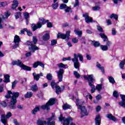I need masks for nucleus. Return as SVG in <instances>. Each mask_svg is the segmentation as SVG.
<instances>
[{"label": "nucleus", "mask_w": 125, "mask_h": 125, "mask_svg": "<svg viewBox=\"0 0 125 125\" xmlns=\"http://www.w3.org/2000/svg\"><path fill=\"white\" fill-rule=\"evenodd\" d=\"M79 4H80V2H79V0H75V3L74 5V7H76L77 6H78Z\"/></svg>", "instance_id": "e2e57ef3"}, {"label": "nucleus", "mask_w": 125, "mask_h": 125, "mask_svg": "<svg viewBox=\"0 0 125 125\" xmlns=\"http://www.w3.org/2000/svg\"><path fill=\"white\" fill-rule=\"evenodd\" d=\"M83 78L85 80L88 81V84H89V83H92L95 81V80L93 79V74L84 75Z\"/></svg>", "instance_id": "4468645a"}, {"label": "nucleus", "mask_w": 125, "mask_h": 125, "mask_svg": "<svg viewBox=\"0 0 125 125\" xmlns=\"http://www.w3.org/2000/svg\"><path fill=\"white\" fill-rule=\"evenodd\" d=\"M51 86L52 88H56L57 85H56V83L54 81H53L51 83Z\"/></svg>", "instance_id": "de8ad7c7"}, {"label": "nucleus", "mask_w": 125, "mask_h": 125, "mask_svg": "<svg viewBox=\"0 0 125 125\" xmlns=\"http://www.w3.org/2000/svg\"><path fill=\"white\" fill-rule=\"evenodd\" d=\"M113 95L114 97H115L116 98H118L119 97V93L117 91H114L113 93Z\"/></svg>", "instance_id": "8fccbe9b"}, {"label": "nucleus", "mask_w": 125, "mask_h": 125, "mask_svg": "<svg viewBox=\"0 0 125 125\" xmlns=\"http://www.w3.org/2000/svg\"><path fill=\"white\" fill-rule=\"evenodd\" d=\"M48 20H45V19L43 18H39L38 22L37 24L32 23L31 24V28L33 32H35L38 29H41L42 27V25H44L46 23V22H48Z\"/></svg>", "instance_id": "20e7f679"}, {"label": "nucleus", "mask_w": 125, "mask_h": 125, "mask_svg": "<svg viewBox=\"0 0 125 125\" xmlns=\"http://www.w3.org/2000/svg\"><path fill=\"white\" fill-rule=\"evenodd\" d=\"M52 8L53 9H57V8L58 7V3H56L55 4H53L52 5Z\"/></svg>", "instance_id": "5fc2aeb1"}, {"label": "nucleus", "mask_w": 125, "mask_h": 125, "mask_svg": "<svg viewBox=\"0 0 125 125\" xmlns=\"http://www.w3.org/2000/svg\"><path fill=\"white\" fill-rule=\"evenodd\" d=\"M71 107L70 104H65L62 106V108L63 110H67V109H71Z\"/></svg>", "instance_id": "2f4dec72"}, {"label": "nucleus", "mask_w": 125, "mask_h": 125, "mask_svg": "<svg viewBox=\"0 0 125 125\" xmlns=\"http://www.w3.org/2000/svg\"><path fill=\"white\" fill-rule=\"evenodd\" d=\"M38 66H39V62H35L33 65V68H37Z\"/></svg>", "instance_id": "0e129e2a"}, {"label": "nucleus", "mask_w": 125, "mask_h": 125, "mask_svg": "<svg viewBox=\"0 0 125 125\" xmlns=\"http://www.w3.org/2000/svg\"><path fill=\"white\" fill-rule=\"evenodd\" d=\"M33 76L34 77V80H36V81H39L40 80V74H36V73H33Z\"/></svg>", "instance_id": "473e14b6"}, {"label": "nucleus", "mask_w": 125, "mask_h": 125, "mask_svg": "<svg viewBox=\"0 0 125 125\" xmlns=\"http://www.w3.org/2000/svg\"><path fill=\"white\" fill-rule=\"evenodd\" d=\"M42 39L43 41H48L49 40V34L46 33L42 37Z\"/></svg>", "instance_id": "72a5a7b5"}, {"label": "nucleus", "mask_w": 125, "mask_h": 125, "mask_svg": "<svg viewBox=\"0 0 125 125\" xmlns=\"http://www.w3.org/2000/svg\"><path fill=\"white\" fill-rule=\"evenodd\" d=\"M120 97L122 99V102H119L118 104L121 106V107L125 108V95L121 94Z\"/></svg>", "instance_id": "dca6fc26"}, {"label": "nucleus", "mask_w": 125, "mask_h": 125, "mask_svg": "<svg viewBox=\"0 0 125 125\" xmlns=\"http://www.w3.org/2000/svg\"><path fill=\"white\" fill-rule=\"evenodd\" d=\"M106 117L107 119H109V120L113 121V122H118V119L115 117V116H113L112 114H107L106 115Z\"/></svg>", "instance_id": "6ab92c4d"}, {"label": "nucleus", "mask_w": 125, "mask_h": 125, "mask_svg": "<svg viewBox=\"0 0 125 125\" xmlns=\"http://www.w3.org/2000/svg\"><path fill=\"white\" fill-rule=\"evenodd\" d=\"M15 17L16 19H19V18H21V13L17 12L15 14Z\"/></svg>", "instance_id": "ea45409f"}, {"label": "nucleus", "mask_w": 125, "mask_h": 125, "mask_svg": "<svg viewBox=\"0 0 125 125\" xmlns=\"http://www.w3.org/2000/svg\"><path fill=\"white\" fill-rule=\"evenodd\" d=\"M5 98H10L11 101L9 105L10 109H15V104L17 103V98L19 97V92H13L11 91H8L7 94L5 96Z\"/></svg>", "instance_id": "f257e3e1"}, {"label": "nucleus", "mask_w": 125, "mask_h": 125, "mask_svg": "<svg viewBox=\"0 0 125 125\" xmlns=\"http://www.w3.org/2000/svg\"><path fill=\"white\" fill-rule=\"evenodd\" d=\"M4 80H3L4 83H10V80H9V78H10V76L8 75H6L4 76Z\"/></svg>", "instance_id": "5701e85b"}, {"label": "nucleus", "mask_w": 125, "mask_h": 125, "mask_svg": "<svg viewBox=\"0 0 125 125\" xmlns=\"http://www.w3.org/2000/svg\"><path fill=\"white\" fill-rule=\"evenodd\" d=\"M97 67L98 68V69H99V70H101L103 74L105 73V69H104V67L102 66L99 62L97 63Z\"/></svg>", "instance_id": "4be33fe9"}, {"label": "nucleus", "mask_w": 125, "mask_h": 125, "mask_svg": "<svg viewBox=\"0 0 125 125\" xmlns=\"http://www.w3.org/2000/svg\"><path fill=\"white\" fill-rule=\"evenodd\" d=\"M74 33L76 35H77L78 37H82V35H83V31L82 30H74Z\"/></svg>", "instance_id": "a878e982"}, {"label": "nucleus", "mask_w": 125, "mask_h": 125, "mask_svg": "<svg viewBox=\"0 0 125 125\" xmlns=\"http://www.w3.org/2000/svg\"><path fill=\"white\" fill-rule=\"evenodd\" d=\"M125 65V59L123 60L120 63L119 66L121 69H124Z\"/></svg>", "instance_id": "bb28decb"}, {"label": "nucleus", "mask_w": 125, "mask_h": 125, "mask_svg": "<svg viewBox=\"0 0 125 125\" xmlns=\"http://www.w3.org/2000/svg\"><path fill=\"white\" fill-rule=\"evenodd\" d=\"M100 9V6L96 5L93 7V10L95 11H97V10H99Z\"/></svg>", "instance_id": "603ef678"}, {"label": "nucleus", "mask_w": 125, "mask_h": 125, "mask_svg": "<svg viewBox=\"0 0 125 125\" xmlns=\"http://www.w3.org/2000/svg\"><path fill=\"white\" fill-rule=\"evenodd\" d=\"M65 12H72V7L71 6L68 7V6H66L64 10Z\"/></svg>", "instance_id": "58836bf2"}, {"label": "nucleus", "mask_w": 125, "mask_h": 125, "mask_svg": "<svg viewBox=\"0 0 125 125\" xmlns=\"http://www.w3.org/2000/svg\"><path fill=\"white\" fill-rule=\"evenodd\" d=\"M40 111V106H37L35 107V108L32 110L33 115H36L37 112Z\"/></svg>", "instance_id": "cd10ccee"}, {"label": "nucleus", "mask_w": 125, "mask_h": 125, "mask_svg": "<svg viewBox=\"0 0 125 125\" xmlns=\"http://www.w3.org/2000/svg\"><path fill=\"white\" fill-rule=\"evenodd\" d=\"M46 23H47V27H48V28H52V23L51 22H49V21L48 22H46Z\"/></svg>", "instance_id": "13d9d810"}, {"label": "nucleus", "mask_w": 125, "mask_h": 125, "mask_svg": "<svg viewBox=\"0 0 125 125\" xmlns=\"http://www.w3.org/2000/svg\"><path fill=\"white\" fill-rule=\"evenodd\" d=\"M89 85L91 87V93H94V92H95V89H96V88H95V86L92 84V83L90 82H89Z\"/></svg>", "instance_id": "b1692460"}, {"label": "nucleus", "mask_w": 125, "mask_h": 125, "mask_svg": "<svg viewBox=\"0 0 125 125\" xmlns=\"http://www.w3.org/2000/svg\"><path fill=\"white\" fill-rule=\"evenodd\" d=\"M112 35L113 36H115V35H117V31L116 30V29L113 28L112 30Z\"/></svg>", "instance_id": "680f3d73"}, {"label": "nucleus", "mask_w": 125, "mask_h": 125, "mask_svg": "<svg viewBox=\"0 0 125 125\" xmlns=\"http://www.w3.org/2000/svg\"><path fill=\"white\" fill-rule=\"evenodd\" d=\"M38 66H41L42 68H44V64L42 62H38Z\"/></svg>", "instance_id": "052dcab7"}, {"label": "nucleus", "mask_w": 125, "mask_h": 125, "mask_svg": "<svg viewBox=\"0 0 125 125\" xmlns=\"http://www.w3.org/2000/svg\"><path fill=\"white\" fill-rule=\"evenodd\" d=\"M31 52H32L31 51V52H26V53H25L26 57H30V56H31V55H32Z\"/></svg>", "instance_id": "bf43d9fd"}, {"label": "nucleus", "mask_w": 125, "mask_h": 125, "mask_svg": "<svg viewBox=\"0 0 125 125\" xmlns=\"http://www.w3.org/2000/svg\"><path fill=\"white\" fill-rule=\"evenodd\" d=\"M83 17H84L86 23H91L93 22L92 18H91V17H89L88 13H86L83 14Z\"/></svg>", "instance_id": "2eb2a0df"}, {"label": "nucleus", "mask_w": 125, "mask_h": 125, "mask_svg": "<svg viewBox=\"0 0 125 125\" xmlns=\"http://www.w3.org/2000/svg\"><path fill=\"white\" fill-rule=\"evenodd\" d=\"M123 0H112V1L115 3V4H118L120 2H123Z\"/></svg>", "instance_id": "864d4df0"}, {"label": "nucleus", "mask_w": 125, "mask_h": 125, "mask_svg": "<svg viewBox=\"0 0 125 125\" xmlns=\"http://www.w3.org/2000/svg\"><path fill=\"white\" fill-rule=\"evenodd\" d=\"M83 95L86 99H87V96H89V99H90V100H92V96H91L90 94H88L87 91L83 92Z\"/></svg>", "instance_id": "412c9836"}, {"label": "nucleus", "mask_w": 125, "mask_h": 125, "mask_svg": "<svg viewBox=\"0 0 125 125\" xmlns=\"http://www.w3.org/2000/svg\"><path fill=\"white\" fill-rule=\"evenodd\" d=\"M24 30L25 32H26L28 36H33V33L30 31H29L27 28H24Z\"/></svg>", "instance_id": "3c124183"}, {"label": "nucleus", "mask_w": 125, "mask_h": 125, "mask_svg": "<svg viewBox=\"0 0 125 125\" xmlns=\"http://www.w3.org/2000/svg\"><path fill=\"white\" fill-rule=\"evenodd\" d=\"M92 44L95 47H98V46H100V43L98 42L92 41Z\"/></svg>", "instance_id": "c9c22d12"}, {"label": "nucleus", "mask_w": 125, "mask_h": 125, "mask_svg": "<svg viewBox=\"0 0 125 125\" xmlns=\"http://www.w3.org/2000/svg\"><path fill=\"white\" fill-rule=\"evenodd\" d=\"M55 104V99L51 98L48 101L47 103H46V104L43 105L41 106V109L43 110H46L47 111H49L50 110V106H52L54 105Z\"/></svg>", "instance_id": "0eeeda50"}, {"label": "nucleus", "mask_w": 125, "mask_h": 125, "mask_svg": "<svg viewBox=\"0 0 125 125\" xmlns=\"http://www.w3.org/2000/svg\"><path fill=\"white\" fill-rule=\"evenodd\" d=\"M33 96V93L32 92H27L25 95V98H31Z\"/></svg>", "instance_id": "f704fd0d"}, {"label": "nucleus", "mask_w": 125, "mask_h": 125, "mask_svg": "<svg viewBox=\"0 0 125 125\" xmlns=\"http://www.w3.org/2000/svg\"><path fill=\"white\" fill-rule=\"evenodd\" d=\"M57 74L59 82H62L63 81V74H64V69L61 68L58 71H56Z\"/></svg>", "instance_id": "f8f14e48"}, {"label": "nucleus", "mask_w": 125, "mask_h": 125, "mask_svg": "<svg viewBox=\"0 0 125 125\" xmlns=\"http://www.w3.org/2000/svg\"><path fill=\"white\" fill-rule=\"evenodd\" d=\"M11 117V113L9 112L8 113L6 117L4 115H1V121L3 124H4V125H6V122L7 121V119H8L9 118H10Z\"/></svg>", "instance_id": "ddd939ff"}, {"label": "nucleus", "mask_w": 125, "mask_h": 125, "mask_svg": "<svg viewBox=\"0 0 125 125\" xmlns=\"http://www.w3.org/2000/svg\"><path fill=\"white\" fill-rule=\"evenodd\" d=\"M10 16V13L7 12L5 13L4 16H3L2 18L4 19L5 18H8Z\"/></svg>", "instance_id": "49530a36"}, {"label": "nucleus", "mask_w": 125, "mask_h": 125, "mask_svg": "<svg viewBox=\"0 0 125 125\" xmlns=\"http://www.w3.org/2000/svg\"><path fill=\"white\" fill-rule=\"evenodd\" d=\"M17 80H15L12 83V88H14L16 85V83H17Z\"/></svg>", "instance_id": "6e6d98bb"}, {"label": "nucleus", "mask_w": 125, "mask_h": 125, "mask_svg": "<svg viewBox=\"0 0 125 125\" xmlns=\"http://www.w3.org/2000/svg\"><path fill=\"white\" fill-rule=\"evenodd\" d=\"M12 64L14 65H17V66H19V67H21V69L25 70V71H31V67L27 65H25V64H23L22 62L19 60L13 61Z\"/></svg>", "instance_id": "423d86ee"}, {"label": "nucleus", "mask_w": 125, "mask_h": 125, "mask_svg": "<svg viewBox=\"0 0 125 125\" xmlns=\"http://www.w3.org/2000/svg\"><path fill=\"white\" fill-rule=\"evenodd\" d=\"M25 44L26 45H28V48L29 49V50H30V51H31V52H35V51H36V50H39V47L37 46H35L33 44V43H32V42H30V41H27Z\"/></svg>", "instance_id": "1a4fd4ad"}, {"label": "nucleus", "mask_w": 125, "mask_h": 125, "mask_svg": "<svg viewBox=\"0 0 125 125\" xmlns=\"http://www.w3.org/2000/svg\"><path fill=\"white\" fill-rule=\"evenodd\" d=\"M100 36L102 39H103L104 41V40L108 39V37H107L106 36L104 33L100 34Z\"/></svg>", "instance_id": "37998d69"}, {"label": "nucleus", "mask_w": 125, "mask_h": 125, "mask_svg": "<svg viewBox=\"0 0 125 125\" xmlns=\"http://www.w3.org/2000/svg\"><path fill=\"white\" fill-rule=\"evenodd\" d=\"M7 5V2H1V7H4Z\"/></svg>", "instance_id": "774afa93"}, {"label": "nucleus", "mask_w": 125, "mask_h": 125, "mask_svg": "<svg viewBox=\"0 0 125 125\" xmlns=\"http://www.w3.org/2000/svg\"><path fill=\"white\" fill-rule=\"evenodd\" d=\"M21 42L20 37H19L18 35H16L14 39V42L15 44L13 46V48H17V47H18L19 46V42Z\"/></svg>", "instance_id": "9b49d317"}, {"label": "nucleus", "mask_w": 125, "mask_h": 125, "mask_svg": "<svg viewBox=\"0 0 125 125\" xmlns=\"http://www.w3.org/2000/svg\"><path fill=\"white\" fill-rule=\"evenodd\" d=\"M70 34H71V31H67L65 34L59 33L57 35V38H61L62 40H66V41H69V37H70Z\"/></svg>", "instance_id": "9d476101"}, {"label": "nucleus", "mask_w": 125, "mask_h": 125, "mask_svg": "<svg viewBox=\"0 0 125 125\" xmlns=\"http://www.w3.org/2000/svg\"><path fill=\"white\" fill-rule=\"evenodd\" d=\"M96 89L98 90V91H100V90L102 89V85L100 84L97 85L96 86Z\"/></svg>", "instance_id": "79ce46f5"}, {"label": "nucleus", "mask_w": 125, "mask_h": 125, "mask_svg": "<svg viewBox=\"0 0 125 125\" xmlns=\"http://www.w3.org/2000/svg\"><path fill=\"white\" fill-rule=\"evenodd\" d=\"M57 43V41L56 40H53L51 42V45H55Z\"/></svg>", "instance_id": "4d7b16f0"}, {"label": "nucleus", "mask_w": 125, "mask_h": 125, "mask_svg": "<svg viewBox=\"0 0 125 125\" xmlns=\"http://www.w3.org/2000/svg\"><path fill=\"white\" fill-rule=\"evenodd\" d=\"M65 89V87L63 85H62L61 87L60 86H56V93L57 94H59L61 93L62 91H63Z\"/></svg>", "instance_id": "f3484780"}, {"label": "nucleus", "mask_w": 125, "mask_h": 125, "mask_svg": "<svg viewBox=\"0 0 125 125\" xmlns=\"http://www.w3.org/2000/svg\"><path fill=\"white\" fill-rule=\"evenodd\" d=\"M47 121H42L39 119L37 121V125H55V114L53 113L52 117L47 119Z\"/></svg>", "instance_id": "f03ea898"}, {"label": "nucleus", "mask_w": 125, "mask_h": 125, "mask_svg": "<svg viewBox=\"0 0 125 125\" xmlns=\"http://www.w3.org/2000/svg\"><path fill=\"white\" fill-rule=\"evenodd\" d=\"M46 78L48 81H51L52 80V75L50 73H48L46 75Z\"/></svg>", "instance_id": "c03bdc74"}, {"label": "nucleus", "mask_w": 125, "mask_h": 125, "mask_svg": "<svg viewBox=\"0 0 125 125\" xmlns=\"http://www.w3.org/2000/svg\"><path fill=\"white\" fill-rule=\"evenodd\" d=\"M109 18L110 19H113V18H114L115 20H118V15L116 14H112L110 16Z\"/></svg>", "instance_id": "4c0bfd02"}, {"label": "nucleus", "mask_w": 125, "mask_h": 125, "mask_svg": "<svg viewBox=\"0 0 125 125\" xmlns=\"http://www.w3.org/2000/svg\"><path fill=\"white\" fill-rule=\"evenodd\" d=\"M57 66L58 67H59V68H67V65L64 64L63 63H58L57 64Z\"/></svg>", "instance_id": "e433bc0d"}, {"label": "nucleus", "mask_w": 125, "mask_h": 125, "mask_svg": "<svg viewBox=\"0 0 125 125\" xmlns=\"http://www.w3.org/2000/svg\"><path fill=\"white\" fill-rule=\"evenodd\" d=\"M100 48L102 50H103V51H107V50H108V46L106 45H101Z\"/></svg>", "instance_id": "c756f323"}, {"label": "nucleus", "mask_w": 125, "mask_h": 125, "mask_svg": "<svg viewBox=\"0 0 125 125\" xmlns=\"http://www.w3.org/2000/svg\"><path fill=\"white\" fill-rule=\"evenodd\" d=\"M59 120L60 122H61L63 124V125H69L70 122L73 121V118L72 117H68L67 118H65L63 117L62 114H60V117H59Z\"/></svg>", "instance_id": "6e6552de"}, {"label": "nucleus", "mask_w": 125, "mask_h": 125, "mask_svg": "<svg viewBox=\"0 0 125 125\" xmlns=\"http://www.w3.org/2000/svg\"><path fill=\"white\" fill-rule=\"evenodd\" d=\"M19 4V2L17 0H14L13 1V4H12L11 8L13 10L16 9V7L18 6Z\"/></svg>", "instance_id": "aec40b11"}, {"label": "nucleus", "mask_w": 125, "mask_h": 125, "mask_svg": "<svg viewBox=\"0 0 125 125\" xmlns=\"http://www.w3.org/2000/svg\"><path fill=\"white\" fill-rule=\"evenodd\" d=\"M76 105L78 106L79 109H80V110H81V115L82 116H87V115H88V113L86 111L85 107L82 106V105L84 104V102L81 100L76 99Z\"/></svg>", "instance_id": "39448f33"}, {"label": "nucleus", "mask_w": 125, "mask_h": 125, "mask_svg": "<svg viewBox=\"0 0 125 125\" xmlns=\"http://www.w3.org/2000/svg\"><path fill=\"white\" fill-rule=\"evenodd\" d=\"M31 89L32 91H38V85L35 84L32 85L31 87Z\"/></svg>", "instance_id": "c85d7f7f"}, {"label": "nucleus", "mask_w": 125, "mask_h": 125, "mask_svg": "<svg viewBox=\"0 0 125 125\" xmlns=\"http://www.w3.org/2000/svg\"><path fill=\"white\" fill-rule=\"evenodd\" d=\"M108 81L110 83L114 84V83H116V81H115V79L114 77L112 76H108Z\"/></svg>", "instance_id": "393cba45"}, {"label": "nucleus", "mask_w": 125, "mask_h": 125, "mask_svg": "<svg viewBox=\"0 0 125 125\" xmlns=\"http://www.w3.org/2000/svg\"><path fill=\"white\" fill-rule=\"evenodd\" d=\"M95 121L96 125H100L101 124V117H100V115H97L96 116Z\"/></svg>", "instance_id": "a211bd4d"}, {"label": "nucleus", "mask_w": 125, "mask_h": 125, "mask_svg": "<svg viewBox=\"0 0 125 125\" xmlns=\"http://www.w3.org/2000/svg\"><path fill=\"white\" fill-rule=\"evenodd\" d=\"M23 16L24 18L26 19V20H28V18L30 17V16L28 13H24L23 14Z\"/></svg>", "instance_id": "09e8293b"}, {"label": "nucleus", "mask_w": 125, "mask_h": 125, "mask_svg": "<svg viewBox=\"0 0 125 125\" xmlns=\"http://www.w3.org/2000/svg\"><path fill=\"white\" fill-rule=\"evenodd\" d=\"M79 58L80 61H83V56L81 54H74V58L71 59L72 62L74 63V66L75 69H77L78 70H80V62H79V59L78 58Z\"/></svg>", "instance_id": "7ed1b4c3"}, {"label": "nucleus", "mask_w": 125, "mask_h": 125, "mask_svg": "<svg viewBox=\"0 0 125 125\" xmlns=\"http://www.w3.org/2000/svg\"><path fill=\"white\" fill-rule=\"evenodd\" d=\"M74 75L76 79H80V78H81V75L80 74H79V73L76 71H74Z\"/></svg>", "instance_id": "a19ab883"}, {"label": "nucleus", "mask_w": 125, "mask_h": 125, "mask_svg": "<svg viewBox=\"0 0 125 125\" xmlns=\"http://www.w3.org/2000/svg\"><path fill=\"white\" fill-rule=\"evenodd\" d=\"M67 7V5L66 4L62 3L60 6V9H65Z\"/></svg>", "instance_id": "a18cd8bd"}, {"label": "nucleus", "mask_w": 125, "mask_h": 125, "mask_svg": "<svg viewBox=\"0 0 125 125\" xmlns=\"http://www.w3.org/2000/svg\"><path fill=\"white\" fill-rule=\"evenodd\" d=\"M79 42V40L77 38H73L72 39V42L73 43H77Z\"/></svg>", "instance_id": "338daca9"}, {"label": "nucleus", "mask_w": 125, "mask_h": 125, "mask_svg": "<svg viewBox=\"0 0 125 125\" xmlns=\"http://www.w3.org/2000/svg\"><path fill=\"white\" fill-rule=\"evenodd\" d=\"M33 42L34 43V44H36L37 43V42H38V39H37V37L34 36L33 38Z\"/></svg>", "instance_id": "69168bd1"}, {"label": "nucleus", "mask_w": 125, "mask_h": 125, "mask_svg": "<svg viewBox=\"0 0 125 125\" xmlns=\"http://www.w3.org/2000/svg\"><path fill=\"white\" fill-rule=\"evenodd\" d=\"M103 42H105L106 46H110V45H111V44H112V42H111L110 41H109V40L107 39H105L104 40H103Z\"/></svg>", "instance_id": "7c9ffc66"}]
</instances>
